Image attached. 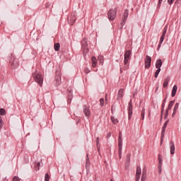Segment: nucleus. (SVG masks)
Returning <instances> with one entry per match:
<instances>
[{
	"label": "nucleus",
	"mask_w": 181,
	"mask_h": 181,
	"mask_svg": "<svg viewBox=\"0 0 181 181\" xmlns=\"http://www.w3.org/2000/svg\"><path fill=\"white\" fill-rule=\"evenodd\" d=\"M33 77L36 83H37L40 87L43 86V76L41 74H38L37 72H34L33 74Z\"/></svg>",
	"instance_id": "nucleus-1"
},
{
	"label": "nucleus",
	"mask_w": 181,
	"mask_h": 181,
	"mask_svg": "<svg viewBox=\"0 0 181 181\" xmlns=\"http://www.w3.org/2000/svg\"><path fill=\"white\" fill-rule=\"evenodd\" d=\"M117 11H118V7L115 8V9H110L107 13V18L109 21H114L117 18Z\"/></svg>",
	"instance_id": "nucleus-2"
},
{
	"label": "nucleus",
	"mask_w": 181,
	"mask_h": 181,
	"mask_svg": "<svg viewBox=\"0 0 181 181\" xmlns=\"http://www.w3.org/2000/svg\"><path fill=\"white\" fill-rule=\"evenodd\" d=\"M81 45L82 46V49L83 50V54L86 55V53H88V43L87 42V38H83Z\"/></svg>",
	"instance_id": "nucleus-3"
},
{
	"label": "nucleus",
	"mask_w": 181,
	"mask_h": 181,
	"mask_svg": "<svg viewBox=\"0 0 181 181\" xmlns=\"http://www.w3.org/2000/svg\"><path fill=\"white\" fill-rule=\"evenodd\" d=\"M118 153L119 158L121 159L122 158V137H121V135L118 138Z\"/></svg>",
	"instance_id": "nucleus-4"
},
{
	"label": "nucleus",
	"mask_w": 181,
	"mask_h": 181,
	"mask_svg": "<svg viewBox=\"0 0 181 181\" xmlns=\"http://www.w3.org/2000/svg\"><path fill=\"white\" fill-rule=\"evenodd\" d=\"M10 64L11 69H17L19 66V60L16 58L12 57L10 59Z\"/></svg>",
	"instance_id": "nucleus-5"
},
{
	"label": "nucleus",
	"mask_w": 181,
	"mask_h": 181,
	"mask_svg": "<svg viewBox=\"0 0 181 181\" xmlns=\"http://www.w3.org/2000/svg\"><path fill=\"white\" fill-rule=\"evenodd\" d=\"M76 13H72L70 16H68V22L69 25H73L76 23Z\"/></svg>",
	"instance_id": "nucleus-6"
},
{
	"label": "nucleus",
	"mask_w": 181,
	"mask_h": 181,
	"mask_svg": "<svg viewBox=\"0 0 181 181\" xmlns=\"http://www.w3.org/2000/svg\"><path fill=\"white\" fill-rule=\"evenodd\" d=\"M83 114L87 118H90L91 117V110H90V107L87 105H83Z\"/></svg>",
	"instance_id": "nucleus-7"
},
{
	"label": "nucleus",
	"mask_w": 181,
	"mask_h": 181,
	"mask_svg": "<svg viewBox=\"0 0 181 181\" xmlns=\"http://www.w3.org/2000/svg\"><path fill=\"white\" fill-rule=\"evenodd\" d=\"M151 63H152V58L149 55L146 56L145 69H150Z\"/></svg>",
	"instance_id": "nucleus-8"
},
{
	"label": "nucleus",
	"mask_w": 181,
	"mask_h": 181,
	"mask_svg": "<svg viewBox=\"0 0 181 181\" xmlns=\"http://www.w3.org/2000/svg\"><path fill=\"white\" fill-rule=\"evenodd\" d=\"M128 15H129V11H128V9H126L123 13L122 25H125L127 20L128 19Z\"/></svg>",
	"instance_id": "nucleus-9"
},
{
	"label": "nucleus",
	"mask_w": 181,
	"mask_h": 181,
	"mask_svg": "<svg viewBox=\"0 0 181 181\" xmlns=\"http://www.w3.org/2000/svg\"><path fill=\"white\" fill-rule=\"evenodd\" d=\"M158 169L159 173H162V165H163V160H162V155L158 154Z\"/></svg>",
	"instance_id": "nucleus-10"
},
{
	"label": "nucleus",
	"mask_w": 181,
	"mask_h": 181,
	"mask_svg": "<svg viewBox=\"0 0 181 181\" xmlns=\"http://www.w3.org/2000/svg\"><path fill=\"white\" fill-rule=\"evenodd\" d=\"M166 32H168V28L165 27L163 29V32L160 38L159 44L162 45L163 43V40H165V36H166Z\"/></svg>",
	"instance_id": "nucleus-11"
},
{
	"label": "nucleus",
	"mask_w": 181,
	"mask_h": 181,
	"mask_svg": "<svg viewBox=\"0 0 181 181\" xmlns=\"http://www.w3.org/2000/svg\"><path fill=\"white\" fill-rule=\"evenodd\" d=\"M128 115H129V119H131V118H132V101H130L129 103V105H128Z\"/></svg>",
	"instance_id": "nucleus-12"
},
{
	"label": "nucleus",
	"mask_w": 181,
	"mask_h": 181,
	"mask_svg": "<svg viewBox=\"0 0 181 181\" xmlns=\"http://www.w3.org/2000/svg\"><path fill=\"white\" fill-rule=\"evenodd\" d=\"M170 148L171 155H175V143L173 141H170Z\"/></svg>",
	"instance_id": "nucleus-13"
},
{
	"label": "nucleus",
	"mask_w": 181,
	"mask_h": 181,
	"mask_svg": "<svg viewBox=\"0 0 181 181\" xmlns=\"http://www.w3.org/2000/svg\"><path fill=\"white\" fill-rule=\"evenodd\" d=\"M166 103H162V105H161V111H160V121H162L163 118V112H165V105Z\"/></svg>",
	"instance_id": "nucleus-14"
},
{
	"label": "nucleus",
	"mask_w": 181,
	"mask_h": 181,
	"mask_svg": "<svg viewBox=\"0 0 181 181\" xmlns=\"http://www.w3.org/2000/svg\"><path fill=\"white\" fill-rule=\"evenodd\" d=\"M162 64H163L162 59H157L156 62V69H160V67H162Z\"/></svg>",
	"instance_id": "nucleus-15"
},
{
	"label": "nucleus",
	"mask_w": 181,
	"mask_h": 181,
	"mask_svg": "<svg viewBox=\"0 0 181 181\" xmlns=\"http://www.w3.org/2000/svg\"><path fill=\"white\" fill-rule=\"evenodd\" d=\"M169 81H170V77L167 76L165 79H164V82H163V87L164 88H166V87H168V84H169Z\"/></svg>",
	"instance_id": "nucleus-16"
},
{
	"label": "nucleus",
	"mask_w": 181,
	"mask_h": 181,
	"mask_svg": "<svg viewBox=\"0 0 181 181\" xmlns=\"http://www.w3.org/2000/svg\"><path fill=\"white\" fill-rule=\"evenodd\" d=\"M146 180V168H145L144 167V168L143 169L141 181H145Z\"/></svg>",
	"instance_id": "nucleus-17"
},
{
	"label": "nucleus",
	"mask_w": 181,
	"mask_h": 181,
	"mask_svg": "<svg viewBox=\"0 0 181 181\" xmlns=\"http://www.w3.org/2000/svg\"><path fill=\"white\" fill-rule=\"evenodd\" d=\"M165 132H166V129L162 127L161 136H160V144L163 142V139L165 138Z\"/></svg>",
	"instance_id": "nucleus-18"
},
{
	"label": "nucleus",
	"mask_w": 181,
	"mask_h": 181,
	"mask_svg": "<svg viewBox=\"0 0 181 181\" xmlns=\"http://www.w3.org/2000/svg\"><path fill=\"white\" fill-rule=\"evenodd\" d=\"M177 92V86L175 85L173 88V90L171 93V96L175 97L176 95V93Z\"/></svg>",
	"instance_id": "nucleus-19"
},
{
	"label": "nucleus",
	"mask_w": 181,
	"mask_h": 181,
	"mask_svg": "<svg viewBox=\"0 0 181 181\" xmlns=\"http://www.w3.org/2000/svg\"><path fill=\"white\" fill-rule=\"evenodd\" d=\"M131 50H127L124 53V59H131Z\"/></svg>",
	"instance_id": "nucleus-20"
},
{
	"label": "nucleus",
	"mask_w": 181,
	"mask_h": 181,
	"mask_svg": "<svg viewBox=\"0 0 181 181\" xmlns=\"http://www.w3.org/2000/svg\"><path fill=\"white\" fill-rule=\"evenodd\" d=\"M131 59H129V58H124V66H126V69H129V61Z\"/></svg>",
	"instance_id": "nucleus-21"
},
{
	"label": "nucleus",
	"mask_w": 181,
	"mask_h": 181,
	"mask_svg": "<svg viewBox=\"0 0 181 181\" xmlns=\"http://www.w3.org/2000/svg\"><path fill=\"white\" fill-rule=\"evenodd\" d=\"M91 60H92V67L93 68L97 67V58H95V57H93Z\"/></svg>",
	"instance_id": "nucleus-22"
},
{
	"label": "nucleus",
	"mask_w": 181,
	"mask_h": 181,
	"mask_svg": "<svg viewBox=\"0 0 181 181\" xmlns=\"http://www.w3.org/2000/svg\"><path fill=\"white\" fill-rule=\"evenodd\" d=\"M174 104H175V100L170 101L168 103V108L166 110L168 111H170V110H172V107H173Z\"/></svg>",
	"instance_id": "nucleus-23"
},
{
	"label": "nucleus",
	"mask_w": 181,
	"mask_h": 181,
	"mask_svg": "<svg viewBox=\"0 0 181 181\" xmlns=\"http://www.w3.org/2000/svg\"><path fill=\"white\" fill-rule=\"evenodd\" d=\"M54 49L55 52H59V50H60V43L59 42L55 43L54 45Z\"/></svg>",
	"instance_id": "nucleus-24"
},
{
	"label": "nucleus",
	"mask_w": 181,
	"mask_h": 181,
	"mask_svg": "<svg viewBox=\"0 0 181 181\" xmlns=\"http://www.w3.org/2000/svg\"><path fill=\"white\" fill-rule=\"evenodd\" d=\"M118 98H122L124 97V89H120L118 92Z\"/></svg>",
	"instance_id": "nucleus-25"
},
{
	"label": "nucleus",
	"mask_w": 181,
	"mask_h": 181,
	"mask_svg": "<svg viewBox=\"0 0 181 181\" xmlns=\"http://www.w3.org/2000/svg\"><path fill=\"white\" fill-rule=\"evenodd\" d=\"M110 119H111L112 124H114V125H117V124H118V119H115V117L114 116H112L110 117Z\"/></svg>",
	"instance_id": "nucleus-26"
},
{
	"label": "nucleus",
	"mask_w": 181,
	"mask_h": 181,
	"mask_svg": "<svg viewBox=\"0 0 181 181\" xmlns=\"http://www.w3.org/2000/svg\"><path fill=\"white\" fill-rule=\"evenodd\" d=\"M90 168V158H88V155H87V158L86 161V169Z\"/></svg>",
	"instance_id": "nucleus-27"
},
{
	"label": "nucleus",
	"mask_w": 181,
	"mask_h": 181,
	"mask_svg": "<svg viewBox=\"0 0 181 181\" xmlns=\"http://www.w3.org/2000/svg\"><path fill=\"white\" fill-rule=\"evenodd\" d=\"M136 175L137 176H141V167L140 166H137L136 167Z\"/></svg>",
	"instance_id": "nucleus-28"
},
{
	"label": "nucleus",
	"mask_w": 181,
	"mask_h": 181,
	"mask_svg": "<svg viewBox=\"0 0 181 181\" xmlns=\"http://www.w3.org/2000/svg\"><path fill=\"white\" fill-rule=\"evenodd\" d=\"M159 73H160V69H157L154 74V77L156 78H158V76H159Z\"/></svg>",
	"instance_id": "nucleus-29"
},
{
	"label": "nucleus",
	"mask_w": 181,
	"mask_h": 181,
	"mask_svg": "<svg viewBox=\"0 0 181 181\" xmlns=\"http://www.w3.org/2000/svg\"><path fill=\"white\" fill-rule=\"evenodd\" d=\"M141 119H145V109H143L141 110Z\"/></svg>",
	"instance_id": "nucleus-30"
},
{
	"label": "nucleus",
	"mask_w": 181,
	"mask_h": 181,
	"mask_svg": "<svg viewBox=\"0 0 181 181\" xmlns=\"http://www.w3.org/2000/svg\"><path fill=\"white\" fill-rule=\"evenodd\" d=\"M50 180V175H49V173H46L45 175V181H49Z\"/></svg>",
	"instance_id": "nucleus-31"
},
{
	"label": "nucleus",
	"mask_w": 181,
	"mask_h": 181,
	"mask_svg": "<svg viewBox=\"0 0 181 181\" xmlns=\"http://www.w3.org/2000/svg\"><path fill=\"white\" fill-rule=\"evenodd\" d=\"M104 104H105L104 98H100V107H104Z\"/></svg>",
	"instance_id": "nucleus-32"
},
{
	"label": "nucleus",
	"mask_w": 181,
	"mask_h": 181,
	"mask_svg": "<svg viewBox=\"0 0 181 181\" xmlns=\"http://www.w3.org/2000/svg\"><path fill=\"white\" fill-rule=\"evenodd\" d=\"M177 110H179V103H175L173 111L177 112Z\"/></svg>",
	"instance_id": "nucleus-33"
},
{
	"label": "nucleus",
	"mask_w": 181,
	"mask_h": 181,
	"mask_svg": "<svg viewBox=\"0 0 181 181\" xmlns=\"http://www.w3.org/2000/svg\"><path fill=\"white\" fill-rule=\"evenodd\" d=\"M35 170H39L40 169V163H37V164L35 166Z\"/></svg>",
	"instance_id": "nucleus-34"
},
{
	"label": "nucleus",
	"mask_w": 181,
	"mask_h": 181,
	"mask_svg": "<svg viewBox=\"0 0 181 181\" xmlns=\"http://www.w3.org/2000/svg\"><path fill=\"white\" fill-rule=\"evenodd\" d=\"M170 122V120L169 119H167L165 121V122L164 123L163 126V128H165L166 129V127H168V124H169Z\"/></svg>",
	"instance_id": "nucleus-35"
},
{
	"label": "nucleus",
	"mask_w": 181,
	"mask_h": 181,
	"mask_svg": "<svg viewBox=\"0 0 181 181\" xmlns=\"http://www.w3.org/2000/svg\"><path fill=\"white\" fill-rule=\"evenodd\" d=\"M163 0H158V4L157 6V8L159 9V8H160V6L162 5V2Z\"/></svg>",
	"instance_id": "nucleus-36"
},
{
	"label": "nucleus",
	"mask_w": 181,
	"mask_h": 181,
	"mask_svg": "<svg viewBox=\"0 0 181 181\" xmlns=\"http://www.w3.org/2000/svg\"><path fill=\"white\" fill-rule=\"evenodd\" d=\"M98 59H99L100 63H104V61H103L104 60V57L100 56V57H98Z\"/></svg>",
	"instance_id": "nucleus-37"
},
{
	"label": "nucleus",
	"mask_w": 181,
	"mask_h": 181,
	"mask_svg": "<svg viewBox=\"0 0 181 181\" xmlns=\"http://www.w3.org/2000/svg\"><path fill=\"white\" fill-rule=\"evenodd\" d=\"M55 80H56V81H57V83H58V84H59V80H62V77H61L60 76H56V77H55Z\"/></svg>",
	"instance_id": "nucleus-38"
},
{
	"label": "nucleus",
	"mask_w": 181,
	"mask_h": 181,
	"mask_svg": "<svg viewBox=\"0 0 181 181\" xmlns=\"http://www.w3.org/2000/svg\"><path fill=\"white\" fill-rule=\"evenodd\" d=\"M71 98H73V96H71V95L69 96L68 100H67L69 104H70V103H71Z\"/></svg>",
	"instance_id": "nucleus-39"
},
{
	"label": "nucleus",
	"mask_w": 181,
	"mask_h": 181,
	"mask_svg": "<svg viewBox=\"0 0 181 181\" xmlns=\"http://www.w3.org/2000/svg\"><path fill=\"white\" fill-rule=\"evenodd\" d=\"M84 72L86 73V74H88V73H90V69H88V68H85Z\"/></svg>",
	"instance_id": "nucleus-40"
},
{
	"label": "nucleus",
	"mask_w": 181,
	"mask_h": 181,
	"mask_svg": "<svg viewBox=\"0 0 181 181\" xmlns=\"http://www.w3.org/2000/svg\"><path fill=\"white\" fill-rule=\"evenodd\" d=\"M176 114H177V112H176L175 110H173V112L172 114V118H175V115H176Z\"/></svg>",
	"instance_id": "nucleus-41"
},
{
	"label": "nucleus",
	"mask_w": 181,
	"mask_h": 181,
	"mask_svg": "<svg viewBox=\"0 0 181 181\" xmlns=\"http://www.w3.org/2000/svg\"><path fill=\"white\" fill-rule=\"evenodd\" d=\"M174 1H175V0H168V4L169 5H172V4H173Z\"/></svg>",
	"instance_id": "nucleus-42"
},
{
	"label": "nucleus",
	"mask_w": 181,
	"mask_h": 181,
	"mask_svg": "<svg viewBox=\"0 0 181 181\" xmlns=\"http://www.w3.org/2000/svg\"><path fill=\"white\" fill-rule=\"evenodd\" d=\"M165 117H169V110H165Z\"/></svg>",
	"instance_id": "nucleus-43"
},
{
	"label": "nucleus",
	"mask_w": 181,
	"mask_h": 181,
	"mask_svg": "<svg viewBox=\"0 0 181 181\" xmlns=\"http://www.w3.org/2000/svg\"><path fill=\"white\" fill-rule=\"evenodd\" d=\"M140 177H141V175H136V181H139Z\"/></svg>",
	"instance_id": "nucleus-44"
},
{
	"label": "nucleus",
	"mask_w": 181,
	"mask_h": 181,
	"mask_svg": "<svg viewBox=\"0 0 181 181\" xmlns=\"http://www.w3.org/2000/svg\"><path fill=\"white\" fill-rule=\"evenodd\" d=\"M161 46H162V44H159L158 43V47H157V50H159V49H160Z\"/></svg>",
	"instance_id": "nucleus-45"
},
{
	"label": "nucleus",
	"mask_w": 181,
	"mask_h": 181,
	"mask_svg": "<svg viewBox=\"0 0 181 181\" xmlns=\"http://www.w3.org/2000/svg\"><path fill=\"white\" fill-rule=\"evenodd\" d=\"M121 26L119 28L120 30H122V29H124V25L122 24V23H120Z\"/></svg>",
	"instance_id": "nucleus-46"
},
{
	"label": "nucleus",
	"mask_w": 181,
	"mask_h": 181,
	"mask_svg": "<svg viewBox=\"0 0 181 181\" xmlns=\"http://www.w3.org/2000/svg\"><path fill=\"white\" fill-rule=\"evenodd\" d=\"M110 136H111V132H109L108 134H107V138L108 139V138H110Z\"/></svg>",
	"instance_id": "nucleus-47"
},
{
	"label": "nucleus",
	"mask_w": 181,
	"mask_h": 181,
	"mask_svg": "<svg viewBox=\"0 0 181 181\" xmlns=\"http://www.w3.org/2000/svg\"><path fill=\"white\" fill-rule=\"evenodd\" d=\"M45 6H46V8H49V7L50 6V4L47 3V4H45Z\"/></svg>",
	"instance_id": "nucleus-48"
},
{
	"label": "nucleus",
	"mask_w": 181,
	"mask_h": 181,
	"mask_svg": "<svg viewBox=\"0 0 181 181\" xmlns=\"http://www.w3.org/2000/svg\"><path fill=\"white\" fill-rule=\"evenodd\" d=\"M168 99V97H165L163 100V103H166V100Z\"/></svg>",
	"instance_id": "nucleus-49"
},
{
	"label": "nucleus",
	"mask_w": 181,
	"mask_h": 181,
	"mask_svg": "<svg viewBox=\"0 0 181 181\" xmlns=\"http://www.w3.org/2000/svg\"><path fill=\"white\" fill-rule=\"evenodd\" d=\"M98 142H100V137L97 138V146H98Z\"/></svg>",
	"instance_id": "nucleus-50"
},
{
	"label": "nucleus",
	"mask_w": 181,
	"mask_h": 181,
	"mask_svg": "<svg viewBox=\"0 0 181 181\" xmlns=\"http://www.w3.org/2000/svg\"><path fill=\"white\" fill-rule=\"evenodd\" d=\"M164 119H168V116H164Z\"/></svg>",
	"instance_id": "nucleus-51"
},
{
	"label": "nucleus",
	"mask_w": 181,
	"mask_h": 181,
	"mask_svg": "<svg viewBox=\"0 0 181 181\" xmlns=\"http://www.w3.org/2000/svg\"><path fill=\"white\" fill-rule=\"evenodd\" d=\"M3 181H8V180H7L6 177H5V178L3 180Z\"/></svg>",
	"instance_id": "nucleus-52"
},
{
	"label": "nucleus",
	"mask_w": 181,
	"mask_h": 181,
	"mask_svg": "<svg viewBox=\"0 0 181 181\" xmlns=\"http://www.w3.org/2000/svg\"><path fill=\"white\" fill-rule=\"evenodd\" d=\"M105 101L107 102V101H108V99L107 98V97H105Z\"/></svg>",
	"instance_id": "nucleus-53"
},
{
	"label": "nucleus",
	"mask_w": 181,
	"mask_h": 181,
	"mask_svg": "<svg viewBox=\"0 0 181 181\" xmlns=\"http://www.w3.org/2000/svg\"><path fill=\"white\" fill-rule=\"evenodd\" d=\"M120 72L122 73V69L120 68Z\"/></svg>",
	"instance_id": "nucleus-54"
}]
</instances>
